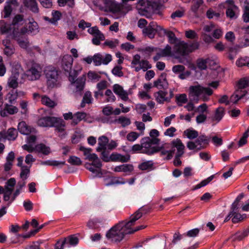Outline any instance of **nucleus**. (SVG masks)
I'll list each match as a JSON object with an SVG mask.
<instances>
[{
	"label": "nucleus",
	"mask_w": 249,
	"mask_h": 249,
	"mask_svg": "<svg viewBox=\"0 0 249 249\" xmlns=\"http://www.w3.org/2000/svg\"><path fill=\"white\" fill-rule=\"evenodd\" d=\"M161 0H139L137 7L139 13L147 18L153 13L159 14L161 7Z\"/></svg>",
	"instance_id": "1"
},
{
	"label": "nucleus",
	"mask_w": 249,
	"mask_h": 249,
	"mask_svg": "<svg viewBox=\"0 0 249 249\" xmlns=\"http://www.w3.org/2000/svg\"><path fill=\"white\" fill-rule=\"evenodd\" d=\"M127 229L128 227L125 226L124 221L119 222L107 232L106 238L113 243H120L125 235L128 234Z\"/></svg>",
	"instance_id": "2"
},
{
	"label": "nucleus",
	"mask_w": 249,
	"mask_h": 249,
	"mask_svg": "<svg viewBox=\"0 0 249 249\" xmlns=\"http://www.w3.org/2000/svg\"><path fill=\"white\" fill-rule=\"evenodd\" d=\"M38 124L40 126L43 127H55V130L60 133L63 132L65 130L66 123L60 118L51 116L43 117L38 120Z\"/></svg>",
	"instance_id": "3"
},
{
	"label": "nucleus",
	"mask_w": 249,
	"mask_h": 249,
	"mask_svg": "<svg viewBox=\"0 0 249 249\" xmlns=\"http://www.w3.org/2000/svg\"><path fill=\"white\" fill-rule=\"evenodd\" d=\"M149 139H141V144H136L132 146L131 150L133 153H141L146 154L148 156H152L155 154V153L158 151V148H151L150 145H148L147 141Z\"/></svg>",
	"instance_id": "4"
},
{
	"label": "nucleus",
	"mask_w": 249,
	"mask_h": 249,
	"mask_svg": "<svg viewBox=\"0 0 249 249\" xmlns=\"http://www.w3.org/2000/svg\"><path fill=\"white\" fill-rule=\"evenodd\" d=\"M44 73L48 87L53 88L56 86L59 77L58 71L54 67L48 66L45 69Z\"/></svg>",
	"instance_id": "5"
},
{
	"label": "nucleus",
	"mask_w": 249,
	"mask_h": 249,
	"mask_svg": "<svg viewBox=\"0 0 249 249\" xmlns=\"http://www.w3.org/2000/svg\"><path fill=\"white\" fill-rule=\"evenodd\" d=\"M189 96L194 99L198 98L202 94L211 96L213 93V90L209 87H203L200 85L191 86L189 89Z\"/></svg>",
	"instance_id": "6"
},
{
	"label": "nucleus",
	"mask_w": 249,
	"mask_h": 249,
	"mask_svg": "<svg viewBox=\"0 0 249 249\" xmlns=\"http://www.w3.org/2000/svg\"><path fill=\"white\" fill-rule=\"evenodd\" d=\"M124 5L119 4L114 0H109L105 9L106 11H109L114 14L123 15L125 13L124 12Z\"/></svg>",
	"instance_id": "7"
},
{
	"label": "nucleus",
	"mask_w": 249,
	"mask_h": 249,
	"mask_svg": "<svg viewBox=\"0 0 249 249\" xmlns=\"http://www.w3.org/2000/svg\"><path fill=\"white\" fill-rule=\"evenodd\" d=\"M112 60V56L110 54H107L105 57L100 53H95L93 56V62L95 66H98L102 64H108Z\"/></svg>",
	"instance_id": "8"
},
{
	"label": "nucleus",
	"mask_w": 249,
	"mask_h": 249,
	"mask_svg": "<svg viewBox=\"0 0 249 249\" xmlns=\"http://www.w3.org/2000/svg\"><path fill=\"white\" fill-rule=\"evenodd\" d=\"M147 212V211L144 207H141L134 214L130 216V219L129 221H124L125 226L128 227V228L131 227L134 225L135 222L142 216L143 213H145Z\"/></svg>",
	"instance_id": "9"
},
{
	"label": "nucleus",
	"mask_w": 249,
	"mask_h": 249,
	"mask_svg": "<svg viewBox=\"0 0 249 249\" xmlns=\"http://www.w3.org/2000/svg\"><path fill=\"white\" fill-rule=\"evenodd\" d=\"M150 137H145L143 139L147 138L149 139L146 141L148 145H150V147H152V145H158L160 142V139L158 138L160 135L159 131L156 129L151 130L149 133Z\"/></svg>",
	"instance_id": "10"
},
{
	"label": "nucleus",
	"mask_w": 249,
	"mask_h": 249,
	"mask_svg": "<svg viewBox=\"0 0 249 249\" xmlns=\"http://www.w3.org/2000/svg\"><path fill=\"white\" fill-rule=\"evenodd\" d=\"M176 53L182 56H186L188 53V44L183 41H181L175 45Z\"/></svg>",
	"instance_id": "11"
},
{
	"label": "nucleus",
	"mask_w": 249,
	"mask_h": 249,
	"mask_svg": "<svg viewBox=\"0 0 249 249\" xmlns=\"http://www.w3.org/2000/svg\"><path fill=\"white\" fill-rule=\"evenodd\" d=\"M73 59L71 55H65L61 61V67L66 72H69L71 70Z\"/></svg>",
	"instance_id": "12"
},
{
	"label": "nucleus",
	"mask_w": 249,
	"mask_h": 249,
	"mask_svg": "<svg viewBox=\"0 0 249 249\" xmlns=\"http://www.w3.org/2000/svg\"><path fill=\"white\" fill-rule=\"evenodd\" d=\"M18 129L21 134L26 135L34 132L35 130L34 127L27 125L24 121H21L18 123Z\"/></svg>",
	"instance_id": "13"
},
{
	"label": "nucleus",
	"mask_w": 249,
	"mask_h": 249,
	"mask_svg": "<svg viewBox=\"0 0 249 249\" xmlns=\"http://www.w3.org/2000/svg\"><path fill=\"white\" fill-rule=\"evenodd\" d=\"M17 71V68L12 70V75L8 82L9 87L13 89H15L18 86V79L19 77V72Z\"/></svg>",
	"instance_id": "14"
},
{
	"label": "nucleus",
	"mask_w": 249,
	"mask_h": 249,
	"mask_svg": "<svg viewBox=\"0 0 249 249\" xmlns=\"http://www.w3.org/2000/svg\"><path fill=\"white\" fill-rule=\"evenodd\" d=\"M86 77L85 75L80 76L76 80H74L73 83H71L72 85H74L76 88V92H82L85 86Z\"/></svg>",
	"instance_id": "15"
},
{
	"label": "nucleus",
	"mask_w": 249,
	"mask_h": 249,
	"mask_svg": "<svg viewBox=\"0 0 249 249\" xmlns=\"http://www.w3.org/2000/svg\"><path fill=\"white\" fill-rule=\"evenodd\" d=\"M25 7L35 14L39 12V8L36 0H23Z\"/></svg>",
	"instance_id": "16"
},
{
	"label": "nucleus",
	"mask_w": 249,
	"mask_h": 249,
	"mask_svg": "<svg viewBox=\"0 0 249 249\" xmlns=\"http://www.w3.org/2000/svg\"><path fill=\"white\" fill-rule=\"evenodd\" d=\"M13 39L17 42L19 46L23 49H26L29 46V42L27 36H13Z\"/></svg>",
	"instance_id": "17"
},
{
	"label": "nucleus",
	"mask_w": 249,
	"mask_h": 249,
	"mask_svg": "<svg viewBox=\"0 0 249 249\" xmlns=\"http://www.w3.org/2000/svg\"><path fill=\"white\" fill-rule=\"evenodd\" d=\"M240 46L236 45L232 47H228L227 48L228 52L227 53V58L231 61H233L236 55L239 52Z\"/></svg>",
	"instance_id": "18"
},
{
	"label": "nucleus",
	"mask_w": 249,
	"mask_h": 249,
	"mask_svg": "<svg viewBox=\"0 0 249 249\" xmlns=\"http://www.w3.org/2000/svg\"><path fill=\"white\" fill-rule=\"evenodd\" d=\"M18 112V108L16 107L9 105L8 104L4 105L3 110H1L0 115L2 117H5L7 113L9 114H14Z\"/></svg>",
	"instance_id": "19"
},
{
	"label": "nucleus",
	"mask_w": 249,
	"mask_h": 249,
	"mask_svg": "<svg viewBox=\"0 0 249 249\" xmlns=\"http://www.w3.org/2000/svg\"><path fill=\"white\" fill-rule=\"evenodd\" d=\"M24 16L21 14H17L13 18L11 25L13 29L22 25L24 23Z\"/></svg>",
	"instance_id": "20"
},
{
	"label": "nucleus",
	"mask_w": 249,
	"mask_h": 249,
	"mask_svg": "<svg viewBox=\"0 0 249 249\" xmlns=\"http://www.w3.org/2000/svg\"><path fill=\"white\" fill-rule=\"evenodd\" d=\"M155 94H157V96H155L156 100L159 104H163L165 101L167 102H170V98L166 97L167 94V92L160 90Z\"/></svg>",
	"instance_id": "21"
},
{
	"label": "nucleus",
	"mask_w": 249,
	"mask_h": 249,
	"mask_svg": "<svg viewBox=\"0 0 249 249\" xmlns=\"http://www.w3.org/2000/svg\"><path fill=\"white\" fill-rule=\"evenodd\" d=\"M87 113L84 112H77L74 114V118L71 122V124L75 125L82 120L86 121Z\"/></svg>",
	"instance_id": "22"
},
{
	"label": "nucleus",
	"mask_w": 249,
	"mask_h": 249,
	"mask_svg": "<svg viewBox=\"0 0 249 249\" xmlns=\"http://www.w3.org/2000/svg\"><path fill=\"white\" fill-rule=\"evenodd\" d=\"M134 170L133 166L132 164H123L119 166H116L113 171L116 172H131Z\"/></svg>",
	"instance_id": "23"
},
{
	"label": "nucleus",
	"mask_w": 249,
	"mask_h": 249,
	"mask_svg": "<svg viewBox=\"0 0 249 249\" xmlns=\"http://www.w3.org/2000/svg\"><path fill=\"white\" fill-rule=\"evenodd\" d=\"M6 139L9 141H15L18 136V130L14 128H9L7 131H5Z\"/></svg>",
	"instance_id": "24"
},
{
	"label": "nucleus",
	"mask_w": 249,
	"mask_h": 249,
	"mask_svg": "<svg viewBox=\"0 0 249 249\" xmlns=\"http://www.w3.org/2000/svg\"><path fill=\"white\" fill-rule=\"evenodd\" d=\"M29 74L32 76V80H36L40 76V68L38 66H33L28 71Z\"/></svg>",
	"instance_id": "25"
},
{
	"label": "nucleus",
	"mask_w": 249,
	"mask_h": 249,
	"mask_svg": "<svg viewBox=\"0 0 249 249\" xmlns=\"http://www.w3.org/2000/svg\"><path fill=\"white\" fill-rule=\"evenodd\" d=\"M35 149L36 152L45 155H48L50 153V148L42 143L36 144Z\"/></svg>",
	"instance_id": "26"
},
{
	"label": "nucleus",
	"mask_w": 249,
	"mask_h": 249,
	"mask_svg": "<svg viewBox=\"0 0 249 249\" xmlns=\"http://www.w3.org/2000/svg\"><path fill=\"white\" fill-rule=\"evenodd\" d=\"M164 34L167 36L168 38V42L171 44H175L178 43V39L176 36L175 33L171 31H167L163 30Z\"/></svg>",
	"instance_id": "27"
},
{
	"label": "nucleus",
	"mask_w": 249,
	"mask_h": 249,
	"mask_svg": "<svg viewBox=\"0 0 249 249\" xmlns=\"http://www.w3.org/2000/svg\"><path fill=\"white\" fill-rule=\"evenodd\" d=\"M20 92H18L16 89H12L7 95L9 102L11 104H14L18 97L20 95Z\"/></svg>",
	"instance_id": "28"
},
{
	"label": "nucleus",
	"mask_w": 249,
	"mask_h": 249,
	"mask_svg": "<svg viewBox=\"0 0 249 249\" xmlns=\"http://www.w3.org/2000/svg\"><path fill=\"white\" fill-rule=\"evenodd\" d=\"M138 168L142 171L152 170L154 169V163L152 160L146 161L139 164Z\"/></svg>",
	"instance_id": "29"
},
{
	"label": "nucleus",
	"mask_w": 249,
	"mask_h": 249,
	"mask_svg": "<svg viewBox=\"0 0 249 249\" xmlns=\"http://www.w3.org/2000/svg\"><path fill=\"white\" fill-rule=\"evenodd\" d=\"M27 33H29L27 27H22L20 30L18 29V27L15 28L13 29L12 31L13 36H27L25 34Z\"/></svg>",
	"instance_id": "30"
},
{
	"label": "nucleus",
	"mask_w": 249,
	"mask_h": 249,
	"mask_svg": "<svg viewBox=\"0 0 249 249\" xmlns=\"http://www.w3.org/2000/svg\"><path fill=\"white\" fill-rule=\"evenodd\" d=\"M27 28L29 33L31 34H35L37 33L38 31V25L37 23L34 21L32 18V21H30L27 26Z\"/></svg>",
	"instance_id": "31"
},
{
	"label": "nucleus",
	"mask_w": 249,
	"mask_h": 249,
	"mask_svg": "<svg viewBox=\"0 0 249 249\" xmlns=\"http://www.w3.org/2000/svg\"><path fill=\"white\" fill-rule=\"evenodd\" d=\"M12 28L11 24L7 23L3 20L0 22V31L2 34L9 33Z\"/></svg>",
	"instance_id": "32"
},
{
	"label": "nucleus",
	"mask_w": 249,
	"mask_h": 249,
	"mask_svg": "<svg viewBox=\"0 0 249 249\" xmlns=\"http://www.w3.org/2000/svg\"><path fill=\"white\" fill-rule=\"evenodd\" d=\"M225 114L224 108L219 107L216 108L214 115L213 118V121H216L219 122L223 117Z\"/></svg>",
	"instance_id": "33"
},
{
	"label": "nucleus",
	"mask_w": 249,
	"mask_h": 249,
	"mask_svg": "<svg viewBox=\"0 0 249 249\" xmlns=\"http://www.w3.org/2000/svg\"><path fill=\"white\" fill-rule=\"evenodd\" d=\"M210 61L211 60L209 58H199L196 61L197 66L201 70H206L207 68V65Z\"/></svg>",
	"instance_id": "34"
},
{
	"label": "nucleus",
	"mask_w": 249,
	"mask_h": 249,
	"mask_svg": "<svg viewBox=\"0 0 249 249\" xmlns=\"http://www.w3.org/2000/svg\"><path fill=\"white\" fill-rule=\"evenodd\" d=\"M242 18L244 22L246 23L249 22V2L248 0L245 1Z\"/></svg>",
	"instance_id": "35"
},
{
	"label": "nucleus",
	"mask_w": 249,
	"mask_h": 249,
	"mask_svg": "<svg viewBox=\"0 0 249 249\" xmlns=\"http://www.w3.org/2000/svg\"><path fill=\"white\" fill-rule=\"evenodd\" d=\"M183 133L188 139L191 140L196 138L198 137V132L193 128L187 129L184 131Z\"/></svg>",
	"instance_id": "36"
},
{
	"label": "nucleus",
	"mask_w": 249,
	"mask_h": 249,
	"mask_svg": "<svg viewBox=\"0 0 249 249\" xmlns=\"http://www.w3.org/2000/svg\"><path fill=\"white\" fill-rule=\"evenodd\" d=\"M41 165H50L53 166H59L60 165H64L66 164L65 161H59L55 160H48L46 161H42L41 162Z\"/></svg>",
	"instance_id": "37"
},
{
	"label": "nucleus",
	"mask_w": 249,
	"mask_h": 249,
	"mask_svg": "<svg viewBox=\"0 0 249 249\" xmlns=\"http://www.w3.org/2000/svg\"><path fill=\"white\" fill-rule=\"evenodd\" d=\"M239 211H230L228 217H232V221L233 223H236L240 221L242 219V216L238 213Z\"/></svg>",
	"instance_id": "38"
},
{
	"label": "nucleus",
	"mask_w": 249,
	"mask_h": 249,
	"mask_svg": "<svg viewBox=\"0 0 249 249\" xmlns=\"http://www.w3.org/2000/svg\"><path fill=\"white\" fill-rule=\"evenodd\" d=\"M236 65L238 67L244 66L249 67V57L244 56L238 58L236 61Z\"/></svg>",
	"instance_id": "39"
},
{
	"label": "nucleus",
	"mask_w": 249,
	"mask_h": 249,
	"mask_svg": "<svg viewBox=\"0 0 249 249\" xmlns=\"http://www.w3.org/2000/svg\"><path fill=\"white\" fill-rule=\"evenodd\" d=\"M247 93V91L246 90L244 91H237L235 94L232 95L231 97V100H233V98H237V99L235 101H233V103L234 104H236L238 103V101L241 99H242Z\"/></svg>",
	"instance_id": "40"
},
{
	"label": "nucleus",
	"mask_w": 249,
	"mask_h": 249,
	"mask_svg": "<svg viewBox=\"0 0 249 249\" xmlns=\"http://www.w3.org/2000/svg\"><path fill=\"white\" fill-rule=\"evenodd\" d=\"M31 165L29 166H24L21 167V172L20 173V177L23 180L26 179L30 173V168Z\"/></svg>",
	"instance_id": "41"
},
{
	"label": "nucleus",
	"mask_w": 249,
	"mask_h": 249,
	"mask_svg": "<svg viewBox=\"0 0 249 249\" xmlns=\"http://www.w3.org/2000/svg\"><path fill=\"white\" fill-rule=\"evenodd\" d=\"M176 102L178 106L181 107L183 104H185L188 102L187 95L185 93L179 94L176 96Z\"/></svg>",
	"instance_id": "42"
},
{
	"label": "nucleus",
	"mask_w": 249,
	"mask_h": 249,
	"mask_svg": "<svg viewBox=\"0 0 249 249\" xmlns=\"http://www.w3.org/2000/svg\"><path fill=\"white\" fill-rule=\"evenodd\" d=\"M215 177V175H213L205 179L202 180L199 183L196 185L194 187V190L198 189L202 187L207 185L209 182H210Z\"/></svg>",
	"instance_id": "43"
},
{
	"label": "nucleus",
	"mask_w": 249,
	"mask_h": 249,
	"mask_svg": "<svg viewBox=\"0 0 249 249\" xmlns=\"http://www.w3.org/2000/svg\"><path fill=\"white\" fill-rule=\"evenodd\" d=\"M159 52L162 57L173 56L172 53V48L170 46L167 45L164 49H160Z\"/></svg>",
	"instance_id": "44"
},
{
	"label": "nucleus",
	"mask_w": 249,
	"mask_h": 249,
	"mask_svg": "<svg viewBox=\"0 0 249 249\" xmlns=\"http://www.w3.org/2000/svg\"><path fill=\"white\" fill-rule=\"evenodd\" d=\"M16 2V0H11L8 2V4L5 6L4 8V18H7L10 17L12 12V8L10 4H14Z\"/></svg>",
	"instance_id": "45"
},
{
	"label": "nucleus",
	"mask_w": 249,
	"mask_h": 249,
	"mask_svg": "<svg viewBox=\"0 0 249 249\" xmlns=\"http://www.w3.org/2000/svg\"><path fill=\"white\" fill-rule=\"evenodd\" d=\"M171 143L173 147H176L177 151H178V152L184 150L185 146L179 139H177L172 141Z\"/></svg>",
	"instance_id": "46"
},
{
	"label": "nucleus",
	"mask_w": 249,
	"mask_h": 249,
	"mask_svg": "<svg viewBox=\"0 0 249 249\" xmlns=\"http://www.w3.org/2000/svg\"><path fill=\"white\" fill-rule=\"evenodd\" d=\"M41 103L42 104L46 105V106L50 107H54L56 105L54 101L45 95L42 97Z\"/></svg>",
	"instance_id": "47"
},
{
	"label": "nucleus",
	"mask_w": 249,
	"mask_h": 249,
	"mask_svg": "<svg viewBox=\"0 0 249 249\" xmlns=\"http://www.w3.org/2000/svg\"><path fill=\"white\" fill-rule=\"evenodd\" d=\"M156 31L146 26L142 30V33L145 36H147L149 38H154Z\"/></svg>",
	"instance_id": "48"
},
{
	"label": "nucleus",
	"mask_w": 249,
	"mask_h": 249,
	"mask_svg": "<svg viewBox=\"0 0 249 249\" xmlns=\"http://www.w3.org/2000/svg\"><path fill=\"white\" fill-rule=\"evenodd\" d=\"M109 0H93L92 2L94 5L98 7L100 10H103L107 6Z\"/></svg>",
	"instance_id": "49"
},
{
	"label": "nucleus",
	"mask_w": 249,
	"mask_h": 249,
	"mask_svg": "<svg viewBox=\"0 0 249 249\" xmlns=\"http://www.w3.org/2000/svg\"><path fill=\"white\" fill-rule=\"evenodd\" d=\"M116 122L118 124H121L123 127L128 126L131 124L130 120L124 116L119 117V118L116 120Z\"/></svg>",
	"instance_id": "50"
},
{
	"label": "nucleus",
	"mask_w": 249,
	"mask_h": 249,
	"mask_svg": "<svg viewBox=\"0 0 249 249\" xmlns=\"http://www.w3.org/2000/svg\"><path fill=\"white\" fill-rule=\"evenodd\" d=\"M191 6V10L195 14H197L198 10L203 3V0H193Z\"/></svg>",
	"instance_id": "51"
},
{
	"label": "nucleus",
	"mask_w": 249,
	"mask_h": 249,
	"mask_svg": "<svg viewBox=\"0 0 249 249\" xmlns=\"http://www.w3.org/2000/svg\"><path fill=\"white\" fill-rule=\"evenodd\" d=\"M238 9H235L232 7H228L226 11V14L227 17L230 18H236L238 16L236 15L235 11H238Z\"/></svg>",
	"instance_id": "52"
},
{
	"label": "nucleus",
	"mask_w": 249,
	"mask_h": 249,
	"mask_svg": "<svg viewBox=\"0 0 249 249\" xmlns=\"http://www.w3.org/2000/svg\"><path fill=\"white\" fill-rule=\"evenodd\" d=\"M90 163L87 162L85 164V167L93 173H97L96 177H101L102 174L101 171L94 169Z\"/></svg>",
	"instance_id": "53"
},
{
	"label": "nucleus",
	"mask_w": 249,
	"mask_h": 249,
	"mask_svg": "<svg viewBox=\"0 0 249 249\" xmlns=\"http://www.w3.org/2000/svg\"><path fill=\"white\" fill-rule=\"evenodd\" d=\"M58 5L64 7L68 5L69 7L72 8L74 5V0H57Z\"/></svg>",
	"instance_id": "54"
},
{
	"label": "nucleus",
	"mask_w": 249,
	"mask_h": 249,
	"mask_svg": "<svg viewBox=\"0 0 249 249\" xmlns=\"http://www.w3.org/2000/svg\"><path fill=\"white\" fill-rule=\"evenodd\" d=\"M122 67L120 66H115L111 71L113 75L117 77H122L123 76L124 73L122 71Z\"/></svg>",
	"instance_id": "55"
},
{
	"label": "nucleus",
	"mask_w": 249,
	"mask_h": 249,
	"mask_svg": "<svg viewBox=\"0 0 249 249\" xmlns=\"http://www.w3.org/2000/svg\"><path fill=\"white\" fill-rule=\"evenodd\" d=\"M105 39V36L103 33L96 36L92 39V43L95 45H99L100 44V41H103Z\"/></svg>",
	"instance_id": "56"
},
{
	"label": "nucleus",
	"mask_w": 249,
	"mask_h": 249,
	"mask_svg": "<svg viewBox=\"0 0 249 249\" xmlns=\"http://www.w3.org/2000/svg\"><path fill=\"white\" fill-rule=\"evenodd\" d=\"M68 162L74 165H80L82 163L81 160L77 157L74 156H70L68 160Z\"/></svg>",
	"instance_id": "57"
},
{
	"label": "nucleus",
	"mask_w": 249,
	"mask_h": 249,
	"mask_svg": "<svg viewBox=\"0 0 249 249\" xmlns=\"http://www.w3.org/2000/svg\"><path fill=\"white\" fill-rule=\"evenodd\" d=\"M211 140L210 137H208L204 134L200 135L198 137V141L201 142L202 145L205 146V147L209 145L210 141Z\"/></svg>",
	"instance_id": "58"
},
{
	"label": "nucleus",
	"mask_w": 249,
	"mask_h": 249,
	"mask_svg": "<svg viewBox=\"0 0 249 249\" xmlns=\"http://www.w3.org/2000/svg\"><path fill=\"white\" fill-rule=\"evenodd\" d=\"M249 80L248 78H241L238 82V88L240 89H244L249 86Z\"/></svg>",
	"instance_id": "59"
},
{
	"label": "nucleus",
	"mask_w": 249,
	"mask_h": 249,
	"mask_svg": "<svg viewBox=\"0 0 249 249\" xmlns=\"http://www.w3.org/2000/svg\"><path fill=\"white\" fill-rule=\"evenodd\" d=\"M206 17L209 19H212L214 17L218 18L220 17V14L214 11L212 8H210L206 12Z\"/></svg>",
	"instance_id": "60"
},
{
	"label": "nucleus",
	"mask_w": 249,
	"mask_h": 249,
	"mask_svg": "<svg viewBox=\"0 0 249 249\" xmlns=\"http://www.w3.org/2000/svg\"><path fill=\"white\" fill-rule=\"evenodd\" d=\"M118 43L119 40L118 39H115L114 41L107 39L103 43V45L108 46L110 48L113 49L116 47Z\"/></svg>",
	"instance_id": "61"
},
{
	"label": "nucleus",
	"mask_w": 249,
	"mask_h": 249,
	"mask_svg": "<svg viewBox=\"0 0 249 249\" xmlns=\"http://www.w3.org/2000/svg\"><path fill=\"white\" fill-rule=\"evenodd\" d=\"M4 54H5L7 56H10L13 54L15 52V48L13 45L11 46H6L4 48Z\"/></svg>",
	"instance_id": "62"
},
{
	"label": "nucleus",
	"mask_w": 249,
	"mask_h": 249,
	"mask_svg": "<svg viewBox=\"0 0 249 249\" xmlns=\"http://www.w3.org/2000/svg\"><path fill=\"white\" fill-rule=\"evenodd\" d=\"M185 70V67L181 65H175L172 67V71L176 74H179L181 72H184Z\"/></svg>",
	"instance_id": "63"
},
{
	"label": "nucleus",
	"mask_w": 249,
	"mask_h": 249,
	"mask_svg": "<svg viewBox=\"0 0 249 249\" xmlns=\"http://www.w3.org/2000/svg\"><path fill=\"white\" fill-rule=\"evenodd\" d=\"M139 136V134L136 132H131L129 133L126 136L127 140L129 142H134Z\"/></svg>",
	"instance_id": "64"
}]
</instances>
